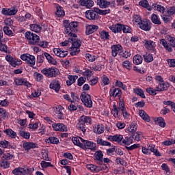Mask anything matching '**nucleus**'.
Wrapping results in <instances>:
<instances>
[{
	"label": "nucleus",
	"mask_w": 175,
	"mask_h": 175,
	"mask_svg": "<svg viewBox=\"0 0 175 175\" xmlns=\"http://www.w3.org/2000/svg\"><path fill=\"white\" fill-rule=\"evenodd\" d=\"M81 100L86 107H92V100L91 99V96H90V94L85 92L81 93Z\"/></svg>",
	"instance_id": "obj_9"
},
{
	"label": "nucleus",
	"mask_w": 175,
	"mask_h": 175,
	"mask_svg": "<svg viewBox=\"0 0 175 175\" xmlns=\"http://www.w3.org/2000/svg\"><path fill=\"white\" fill-rule=\"evenodd\" d=\"M113 107V109L111 110V114L115 117V118H120V111L118 110V107L114 104Z\"/></svg>",
	"instance_id": "obj_41"
},
{
	"label": "nucleus",
	"mask_w": 175,
	"mask_h": 175,
	"mask_svg": "<svg viewBox=\"0 0 175 175\" xmlns=\"http://www.w3.org/2000/svg\"><path fill=\"white\" fill-rule=\"evenodd\" d=\"M23 147L25 151H29L31 148H38V144L33 142H23Z\"/></svg>",
	"instance_id": "obj_24"
},
{
	"label": "nucleus",
	"mask_w": 175,
	"mask_h": 175,
	"mask_svg": "<svg viewBox=\"0 0 175 175\" xmlns=\"http://www.w3.org/2000/svg\"><path fill=\"white\" fill-rule=\"evenodd\" d=\"M18 10H17V7H14L12 9L10 8H3L1 13L4 14V16H14L17 14Z\"/></svg>",
	"instance_id": "obj_14"
},
{
	"label": "nucleus",
	"mask_w": 175,
	"mask_h": 175,
	"mask_svg": "<svg viewBox=\"0 0 175 175\" xmlns=\"http://www.w3.org/2000/svg\"><path fill=\"white\" fill-rule=\"evenodd\" d=\"M3 133L9 137H11V139H16V137H17V133L13 131L11 129L4 130Z\"/></svg>",
	"instance_id": "obj_32"
},
{
	"label": "nucleus",
	"mask_w": 175,
	"mask_h": 175,
	"mask_svg": "<svg viewBox=\"0 0 175 175\" xmlns=\"http://www.w3.org/2000/svg\"><path fill=\"white\" fill-rule=\"evenodd\" d=\"M139 114L141 118H142V120L144 121H146L147 122H150V121H151L150 116H148L147 113H146V111L144 110L139 111Z\"/></svg>",
	"instance_id": "obj_36"
},
{
	"label": "nucleus",
	"mask_w": 175,
	"mask_h": 175,
	"mask_svg": "<svg viewBox=\"0 0 175 175\" xmlns=\"http://www.w3.org/2000/svg\"><path fill=\"white\" fill-rule=\"evenodd\" d=\"M12 173L15 175H30L32 173V170L28 168L27 167H18L15 168L12 171Z\"/></svg>",
	"instance_id": "obj_10"
},
{
	"label": "nucleus",
	"mask_w": 175,
	"mask_h": 175,
	"mask_svg": "<svg viewBox=\"0 0 175 175\" xmlns=\"http://www.w3.org/2000/svg\"><path fill=\"white\" fill-rule=\"evenodd\" d=\"M72 140L75 146H78V147L83 148V150L96 151V144L93 142L85 140L81 137H73Z\"/></svg>",
	"instance_id": "obj_2"
},
{
	"label": "nucleus",
	"mask_w": 175,
	"mask_h": 175,
	"mask_svg": "<svg viewBox=\"0 0 175 175\" xmlns=\"http://www.w3.org/2000/svg\"><path fill=\"white\" fill-rule=\"evenodd\" d=\"M30 29L33 32L39 33L42 31V27L38 24L30 25Z\"/></svg>",
	"instance_id": "obj_43"
},
{
	"label": "nucleus",
	"mask_w": 175,
	"mask_h": 175,
	"mask_svg": "<svg viewBox=\"0 0 175 175\" xmlns=\"http://www.w3.org/2000/svg\"><path fill=\"white\" fill-rule=\"evenodd\" d=\"M160 44L163 46L164 49L169 53L173 51V49L175 47V38L172 37L170 35H167L165 39H160Z\"/></svg>",
	"instance_id": "obj_3"
},
{
	"label": "nucleus",
	"mask_w": 175,
	"mask_h": 175,
	"mask_svg": "<svg viewBox=\"0 0 175 175\" xmlns=\"http://www.w3.org/2000/svg\"><path fill=\"white\" fill-rule=\"evenodd\" d=\"M100 39L103 40H110V34L109 31L106 30H102L99 32Z\"/></svg>",
	"instance_id": "obj_33"
},
{
	"label": "nucleus",
	"mask_w": 175,
	"mask_h": 175,
	"mask_svg": "<svg viewBox=\"0 0 175 175\" xmlns=\"http://www.w3.org/2000/svg\"><path fill=\"white\" fill-rule=\"evenodd\" d=\"M139 6L142 8H144V9L148 10L149 12H151L152 10V8H151V5H150V3H148V1L147 0H142L139 2Z\"/></svg>",
	"instance_id": "obj_29"
},
{
	"label": "nucleus",
	"mask_w": 175,
	"mask_h": 175,
	"mask_svg": "<svg viewBox=\"0 0 175 175\" xmlns=\"http://www.w3.org/2000/svg\"><path fill=\"white\" fill-rule=\"evenodd\" d=\"M94 132L97 135H102L105 132V127L102 124H97L94 126Z\"/></svg>",
	"instance_id": "obj_30"
},
{
	"label": "nucleus",
	"mask_w": 175,
	"mask_h": 175,
	"mask_svg": "<svg viewBox=\"0 0 175 175\" xmlns=\"http://www.w3.org/2000/svg\"><path fill=\"white\" fill-rule=\"evenodd\" d=\"M33 77H34L36 81H38V82L42 81L43 80V79H44V77L43 76V75H42L38 72H34Z\"/></svg>",
	"instance_id": "obj_52"
},
{
	"label": "nucleus",
	"mask_w": 175,
	"mask_h": 175,
	"mask_svg": "<svg viewBox=\"0 0 175 175\" xmlns=\"http://www.w3.org/2000/svg\"><path fill=\"white\" fill-rule=\"evenodd\" d=\"M133 62L135 65H140L143 62V57L140 55H135L133 58Z\"/></svg>",
	"instance_id": "obj_37"
},
{
	"label": "nucleus",
	"mask_w": 175,
	"mask_h": 175,
	"mask_svg": "<svg viewBox=\"0 0 175 175\" xmlns=\"http://www.w3.org/2000/svg\"><path fill=\"white\" fill-rule=\"evenodd\" d=\"M25 36L26 39H27L29 44H36V43H39V40H40V37H39V36L31 31L26 32Z\"/></svg>",
	"instance_id": "obj_5"
},
{
	"label": "nucleus",
	"mask_w": 175,
	"mask_h": 175,
	"mask_svg": "<svg viewBox=\"0 0 175 175\" xmlns=\"http://www.w3.org/2000/svg\"><path fill=\"white\" fill-rule=\"evenodd\" d=\"M94 157L97 161H100V162L103 161V152H102V150H97L94 153Z\"/></svg>",
	"instance_id": "obj_46"
},
{
	"label": "nucleus",
	"mask_w": 175,
	"mask_h": 175,
	"mask_svg": "<svg viewBox=\"0 0 175 175\" xmlns=\"http://www.w3.org/2000/svg\"><path fill=\"white\" fill-rule=\"evenodd\" d=\"M127 131L131 133H135V132L137 131V123H131L130 126L127 128Z\"/></svg>",
	"instance_id": "obj_39"
},
{
	"label": "nucleus",
	"mask_w": 175,
	"mask_h": 175,
	"mask_svg": "<svg viewBox=\"0 0 175 175\" xmlns=\"http://www.w3.org/2000/svg\"><path fill=\"white\" fill-rule=\"evenodd\" d=\"M150 152H153L156 157H161V152H159L157 148H155V145H149Z\"/></svg>",
	"instance_id": "obj_38"
},
{
	"label": "nucleus",
	"mask_w": 175,
	"mask_h": 175,
	"mask_svg": "<svg viewBox=\"0 0 175 175\" xmlns=\"http://www.w3.org/2000/svg\"><path fill=\"white\" fill-rule=\"evenodd\" d=\"M133 92L136 94V95H138L139 96L142 98L143 99L146 98V95H144V92L143 91V90L140 88H136L133 89Z\"/></svg>",
	"instance_id": "obj_44"
},
{
	"label": "nucleus",
	"mask_w": 175,
	"mask_h": 175,
	"mask_svg": "<svg viewBox=\"0 0 175 175\" xmlns=\"http://www.w3.org/2000/svg\"><path fill=\"white\" fill-rule=\"evenodd\" d=\"M97 144H99V146H106L107 147H110V146H111L110 142H106L101 138L97 139Z\"/></svg>",
	"instance_id": "obj_50"
},
{
	"label": "nucleus",
	"mask_w": 175,
	"mask_h": 175,
	"mask_svg": "<svg viewBox=\"0 0 175 175\" xmlns=\"http://www.w3.org/2000/svg\"><path fill=\"white\" fill-rule=\"evenodd\" d=\"M54 113L57 114L58 120H64L65 116H64V108L61 105H57L54 108Z\"/></svg>",
	"instance_id": "obj_17"
},
{
	"label": "nucleus",
	"mask_w": 175,
	"mask_h": 175,
	"mask_svg": "<svg viewBox=\"0 0 175 175\" xmlns=\"http://www.w3.org/2000/svg\"><path fill=\"white\" fill-rule=\"evenodd\" d=\"M175 14V7L171 6L166 10L165 14L161 15L164 23H170L173 20V16Z\"/></svg>",
	"instance_id": "obj_4"
},
{
	"label": "nucleus",
	"mask_w": 175,
	"mask_h": 175,
	"mask_svg": "<svg viewBox=\"0 0 175 175\" xmlns=\"http://www.w3.org/2000/svg\"><path fill=\"white\" fill-rule=\"evenodd\" d=\"M81 46V42L75 38L74 42H72V46L69 49L70 54L72 55H77V54H79Z\"/></svg>",
	"instance_id": "obj_7"
},
{
	"label": "nucleus",
	"mask_w": 175,
	"mask_h": 175,
	"mask_svg": "<svg viewBox=\"0 0 175 175\" xmlns=\"http://www.w3.org/2000/svg\"><path fill=\"white\" fill-rule=\"evenodd\" d=\"M68 79V80L66 81L67 85H72L79 79V77L77 75H69Z\"/></svg>",
	"instance_id": "obj_35"
},
{
	"label": "nucleus",
	"mask_w": 175,
	"mask_h": 175,
	"mask_svg": "<svg viewBox=\"0 0 175 175\" xmlns=\"http://www.w3.org/2000/svg\"><path fill=\"white\" fill-rule=\"evenodd\" d=\"M151 21L156 25H161L162 24V22H161V18H159V16L156 14H152L151 15Z\"/></svg>",
	"instance_id": "obj_34"
},
{
	"label": "nucleus",
	"mask_w": 175,
	"mask_h": 175,
	"mask_svg": "<svg viewBox=\"0 0 175 175\" xmlns=\"http://www.w3.org/2000/svg\"><path fill=\"white\" fill-rule=\"evenodd\" d=\"M85 58L88 61H89V62H94V61H95V59H96V56L92 55L90 53H86Z\"/></svg>",
	"instance_id": "obj_60"
},
{
	"label": "nucleus",
	"mask_w": 175,
	"mask_h": 175,
	"mask_svg": "<svg viewBox=\"0 0 175 175\" xmlns=\"http://www.w3.org/2000/svg\"><path fill=\"white\" fill-rule=\"evenodd\" d=\"M144 44L146 50L151 51V53H154V51H155V47H157L155 42L150 40H144Z\"/></svg>",
	"instance_id": "obj_12"
},
{
	"label": "nucleus",
	"mask_w": 175,
	"mask_h": 175,
	"mask_svg": "<svg viewBox=\"0 0 175 175\" xmlns=\"http://www.w3.org/2000/svg\"><path fill=\"white\" fill-rule=\"evenodd\" d=\"M123 144H125L126 146H130V144H132L133 143V139H132V137H126L122 140Z\"/></svg>",
	"instance_id": "obj_57"
},
{
	"label": "nucleus",
	"mask_w": 175,
	"mask_h": 175,
	"mask_svg": "<svg viewBox=\"0 0 175 175\" xmlns=\"http://www.w3.org/2000/svg\"><path fill=\"white\" fill-rule=\"evenodd\" d=\"M63 24L65 27L64 32L66 35H68V36H70V38L68 40L60 42L59 46L62 47H66L67 46H69V43H71L72 44V42L77 38L76 32H77L79 23L77 22H71L69 23V21H64Z\"/></svg>",
	"instance_id": "obj_1"
},
{
	"label": "nucleus",
	"mask_w": 175,
	"mask_h": 175,
	"mask_svg": "<svg viewBox=\"0 0 175 175\" xmlns=\"http://www.w3.org/2000/svg\"><path fill=\"white\" fill-rule=\"evenodd\" d=\"M41 73L46 77H55V76L59 75V70L57 68H44L41 70Z\"/></svg>",
	"instance_id": "obj_6"
},
{
	"label": "nucleus",
	"mask_w": 175,
	"mask_h": 175,
	"mask_svg": "<svg viewBox=\"0 0 175 175\" xmlns=\"http://www.w3.org/2000/svg\"><path fill=\"white\" fill-rule=\"evenodd\" d=\"M51 90H53L55 92H58L61 90V82L58 79H53L49 85Z\"/></svg>",
	"instance_id": "obj_15"
},
{
	"label": "nucleus",
	"mask_w": 175,
	"mask_h": 175,
	"mask_svg": "<svg viewBox=\"0 0 175 175\" xmlns=\"http://www.w3.org/2000/svg\"><path fill=\"white\" fill-rule=\"evenodd\" d=\"M124 139V137L122 135L116 134L114 135H111L108 137V140H110V142H120L121 140Z\"/></svg>",
	"instance_id": "obj_31"
},
{
	"label": "nucleus",
	"mask_w": 175,
	"mask_h": 175,
	"mask_svg": "<svg viewBox=\"0 0 175 175\" xmlns=\"http://www.w3.org/2000/svg\"><path fill=\"white\" fill-rule=\"evenodd\" d=\"M139 28L143 29V31H150L151 29V21L145 19L139 23Z\"/></svg>",
	"instance_id": "obj_18"
},
{
	"label": "nucleus",
	"mask_w": 175,
	"mask_h": 175,
	"mask_svg": "<svg viewBox=\"0 0 175 175\" xmlns=\"http://www.w3.org/2000/svg\"><path fill=\"white\" fill-rule=\"evenodd\" d=\"M87 169L93 172V173H98V168L97 165L94 164H88L86 165Z\"/></svg>",
	"instance_id": "obj_48"
},
{
	"label": "nucleus",
	"mask_w": 175,
	"mask_h": 175,
	"mask_svg": "<svg viewBox=\"0 0 175 175\" xmlns=\"http://www.w3.org/2000/svg\"><path fill=\"white\" fill-rule=\"evenodd\" d=\"M81 6H84L87 9H91L94 6V1L92 0H79Z\"/></svg>",
	"instance_id": "obj_23"
},
{
	"label": "nucleus",
	"mask_w": 175,
	"mask_h": 175,
	"mask_svg": "<svg viewBox=\"0 0 175 175\" xmlns=\"http://www.w3.org/2000/svg\"><path fill=\"white\" fill-rule=\"evenodd\" d=\"M142 18L139 15H134L133 18V22L135 24H138V25H140V23L142 22Z\"/></svg>",
	"instance_id": "obj_61"
},
{
	"label": "nucleus",
	"mask_w": 175,
	"mask_h": 175,
	"mask_svg": "<svg viewBox=\"0 0 175 175\" xmlns=\"http://www.w3.org/2000/svg\"><path fill=\"white\" fill-rule=\"evenodd\" d=\"M99 29V27L96 25H86V35H91L94 32H96Z\"/></svg>",
	"instance_id": "obj_22"
},
{
	"label": "nucleus",
	"mask_w": 175,
	"mask_h": 175,
	"mask_svg": "<svg viewBox=\"0 0 175 175\" xmlns=\"http://www.w3.org/2000/svg\"><path fill=\"white\" fill-rule=\"evenodd\" d=\"M109 28L113 33H118L122 31V24L112 25Z\"/></svg>",
	"instance_id": "obj_25"
},
{
	"label": "nucleus",
	"mask_w": 175,
	"mask_h": 175,
	"mask_svg": "<svg viewBox=\"0 0 175 175\" xmlns=\"http://www.w3.org/2000/svg\"><path fill=\"white\" fill-rule=\"evenodd\" d=\"M156 124H158L159 126H161V128H165L166 126V123H165V119L162 117L157 118L156 120Z\"/></svg>",
	"instance_id": "obj_51"
},
{
	"label": "nucleus",
	"mask_w": 175,
	"mask_h": 175,
	"mask_svg": "<svg viewBox=\"0 0 175 175\" xmlns=\"http://www.w3.org/2000/svg\"><path fill=\"white\" fill-rule=\"evenodd\" d=\"M95 10L96 11L97 14H101L102 16H106V14L110 13V9L103 10L96 8Z\"/></svg>",
	"instance_id": "obj_55"
},
{
	"label": "nucleus",
	"mask_w": 175,
	"mask_h": 175,
	"mask_svg": "<svg viewBox=\"0 0 175 175\" xmlns=\"http://www.w3.org/2000/svg\"><path fill=\"white\" fill-rule=\"evenodd\" d=\"M29 18H31V14L29 13H27L25 14V16H19L18 18V21H20L21 23H24V21H28V20H29Z\"/></svg>",
	"instance_id": "obj_54"
},
{
	"label": "nucleus",
	"mask_w": 175,
	"mask_h": 175,
	"mask_svg": "<svg viewBox=\"0 0 175 175\" xmlns=\"http://www.w3.org/2000/svg\"><path fill=\"white\" fill-rule=\"evenodd\" d=\"M157 88L156 89H154L152 88H146V92L148 94H150V95H155L157 94Z\"/></svg>",
	"instance_id": "obj_64"
},
{
	"label": "nucleus",
	"mask_w": 175,
	"mask_h": 175,
	"mask_svg": "<svg viewBox=\"0 0 175 175\" xmlns=\"http://www.w3.org/2000/svg\"><path fill=\"white\" fill-rule=\"evenodd\" d=\"M44 55L46 58V59H47L48 62H49V64H52V65H55L57 64V61H55V59H54V58H53V57H51V55H50V54H49L47 53H44Z\"/></svg>",
	"instance_id": "obj_45"
},
{
	"label": "nucleus",
	"mask_w": 175,
	"mask_h": 175,
	"mask_svg": "<svg viewBox=\"0 0 175 175\" xmlns=\"http://www.w3.org/2000/svg\"><path fill=\"white\" fill-rule=\"evenodd\" d=\"M77 128L79 131H81L83 135H85V131H87V129H85V125L84 124V123L79 122L77 124Z\"/></svg>",
	"instance_id": "obj_53"
},
{
	"label": "nucleus",
	"mask_w": 175,
	"mask_h": 175,
	"mask_svg": "<svg viewBox=\"0 0 175 175\" xmlns=\"http://www.w3.org/2000/svg\"><path fill=\"white\" fill-rule=\"evenodd\" d=\"M41 167L43 169H47V167H54V165L51 164L50 162H46L44 161H42L40 163Z\"/></svg>",
	"instance_id": "obj_56"
},
{
	"label": "nucleus",
	"mask_w": 175,
	"mask_h": 175,
	"mask_svg": "<svg viewBox=\"0 0 175 175\" xmlns=\"http://www.w3.org/2000/svg\"><path fill=\"white\" fill-rule=\"evenodd\" d=\"M25 79L23 78H16L14 79V83L16 85H23Z\"/></svg>",
	"instance_id": "obj_63"
},
{
	"label": "nucleus",
	"mask_w": 175,
	"mask_h": 175,
	"mask_svg": "<svg viewBox=\"0 0 175 175\" xmlns=\"http://www.w3.org/2000/svg\"><path fill=\"white\" fill-rule=\"evenodd\" d=\"M52 127L53 128L54 131H59V132H67L68 127L65 126V124L62 123H54L52 124Z\"/></svg>",
	"instance_id": "obj_16"
},
{
	"label": "nucleus",
	"mask_w": 175,
	"mask_h": 175,
	"mask_svg": "<svg viewBox=\"0 0 175 175\" xmlns=\"http://www.w3.org/2000/svg\"><path fill=\"white\" fill-rule=\"evenodd\" d=\"M169 88V83H165L164 81L160 82L159 85L157 87V91L161 92V91H166Z\"/></svg>",
	"instance_id": "obj_27"
},
{
	"label": "nucleus",
	"mask_w": 175,
	"mask_h": 175,
	"mask_svg": "<svg viewBox=\"0 0 175 175\" xmlns=\"http://www.w3.org/2000/svg\"><path fill=\"white\" fill-rule=\"evenodd\" d=\"M80 122L83 124H91L92 119L90 116H82L80 118Z\"/></svg>",
	"instance_id": "obj_42"
},
{
	"label": "nucleus",
	"mask_w": 175,
	"mask_h": 175,
	"mask_svg": "<svg viewBox=\"0 0 175 175\" xmlns=\"http://www.w3.org/2000/svg\"><path fill=\"white\" fill-rule=\"evenodd\" d=\"M96 3L100 9H106L110 6V1L107 0H97Z\"/></svg>",
	"instance_id": "obj_26"
},
{
	"label": "nucleus",
	"mask_w": 175,
	"mask_h": 175,
	"mask_svg": "<svg viewBox=\"0 0 175 175\" xmlns=\"http://www.w3.org/2000/svg\"><path fill=\"white\" fill-rule=\"evenodd\" d=\"M48 142L51 143V144H58V143H59V139L55 137H50L48 139Z\"/></svg>",
	"instance_id": "obj_62"
},
{
	"label": "nucleus",
	"mask_w": 175,
	"mask_h": 175,
	"mask_svg": "<svg viewBox=\"0 0 175 175\" xmlns=\"http://www.w3.org/2000/svg\"><path fill=\"white\" fill-rule=\"evenodd\" d=\"M21 59H22V61H25L28 65H31V66H33V65L36 64V59L35 58V56L28 53L21 55Z\"/></svg>",
	"instance_id": "obj_8"
},
{
	"label": "nucleus",
	"mask_w": 175,
	"mask_h": 175,
	"mask_svg": "<svg viewBox=\"0 0 175 175\" xmlns=\"http://www.w3.org/2000/svg\"><path fill=\"white\" fill-rule=\"evenodd\" d=\"M53 53L55 55L59 57V58H64V57H66V55L68 54V51H64L59 48L53 49Z\"/></svg>",
	"instance_id": "obj_20"
},
{
	"label": "nucleus",
	"mask_w": 175,
	"mask_h": 175,
	"mask_svg": "<svg viewBox=\"0 0 175 175\" xmlns=\"http://www.w3.org/2000/svg\"><path fill=\"white\" fill-rule=\"evenodd\" d=\"M144 57V61H145V62H152L154 61V57L152 56V54L151 53H146L143 55Z\"/></svg>",
	"instance_id": "obj_40"
},
{
	"label": "nucleus",
	"mask_w": 175,
	"mask_h": 175,
	"mask_svg": "<svg viewBox=\"0 0 175 175\" xmlns=\"http://www.w3.org/2000/svg\"><path fill=\"white\" fill-rule=\"evenodd\" d=\"M142 137H143V134L142 132H136L133 135V139L136 142H140Z\"/></svg>",
	"instance_id": "obj_59"
},
{
	"label": "nucleus",
	"mask_w": 175,
	"mask_h": 175,
	"mask_svg": "<svg viewBox=\"0 0 175 175\" xmlns=\"http://www.w3.org/2000/svg\"><path fill=\"white\" fill-rule=\"evenodd\" d=\"M109 94L113 98H117V96L118 98H120L121 95H122V92L121 91V89L113 87L110 89Z\"/></svg>",
	"instance_id": "obj_21"
},
{
	"label": "nucleus",
	"mask_w": 175,
	"mask_h": 175,
	"mask_svg": "<svg viewBox=\"0 0 175 175\" xmlns=\"http://www.w3.org/2000/svg\"><path fill=\"white\" fill-rule=\"evenodd\" d=\"M118 110L119 111H124V110H126L125 109V103H124V99L121 98V97L119 98V107H118Z\"/></svg>",
	"instance_id": "obj_47"
},
{
	"label": "nucleus",
	"mask_w": 175,
	"mask_h": 175,
	"mask_svg": "<svg viewBox=\"0 0 175 175\" xmlns=\"http://www.w3.org/2000/svg\"><path fill=\"white\" fill-rule=\"evenodd\" d=\"M56 8V16L58 17H64L65 16V10L59 4H55Z\"/></svg>",
	"instance_id": "obj_28"
},
{
	"label": "nucleus",
	"mask_w": 175,
	"mask_h": 175,
	"mask_svg": "<svg viewBox=\"0 0 175 175\" xmlns=\"http://www.w3.org/2000/svg\"><path fill=\"white\" fill-rule=\"evenodd\" d=\"M122 66L128 70H131V69H132V64L131 63V62H129V60H126L123 62Z\"/></svg>",
	"instance_id": "obj_58"
},
{
	"label": "nucleus",
	"mask_w": 175,
	"mask_h": 175,
	"mask_svg": "<svg viewBox=\"0 0 175 175\" xmlns=\"http://www.w3.org/2000/svg\"><path fill=\"white\" fill-rule=\"evenodd\" d=\"M5 59L6 61H8V62H9L10 65L14 66V68H16V66H18V65H21V64H23V62H21V60L13 58V57H12V55H7L5 56Z\"/></svg>",
	"instance_id": "obj_13"
},
{
	"label": "nucleus",
	"mask_w": 175,
	"mask_h": 175,
	"mask_svg": "<svg viewBox=\"0 0 175 175\" xmlns=\"http://www.w3.org/2000/svg\"><path fill=\"white\" fill-rule=\"evenodd\" d=\"M111 49L112 57H117V55L120 54V53L122 51V46L120 44L112 45Z\"/></svg>",
	"instance_id": "obj_19"
},
{
	"label": "nucleus",
	"mask_w": 175,
	"mask_h": 175,
	"mask_svg": "<svg viewBox=\"0 0 175 175\" xmlns=\"http://www.w3.org/2000/svg\"><path fill=\"white\" fill-rule=\"evenodd\" d=\"M96 8H94L93 10H89L85 12V17L88 20H98L99 15L96 11Z\"/></svg>",
	"instance_id": "obj_11"
},
{
	"label": "nucleus",
	"mask_w": 175,
	"mask_h": 175,
	"mask_svg": "<svg viewBox=\"0 0 175 175\" xmlns=\"http://www.w3.org/2000/svg\"><path fill=\"white\" fill-rule=\"evenodd\" d=\"M19 136H21V137H23V139H29L31 137V133L29 132H25V131H20L18 132Z\"/></svg>",
	"instance_id": "obj_49"
}]
</instances>
